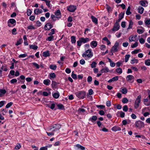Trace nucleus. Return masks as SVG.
Listing matches in <instances>:
<instances>
[{"label": "nucleus", "mask_w": 150, "mask_h": 150, "mask_svg": "<svg viewBox=\"0 0 150 150\" xmlns=\"http://www.w3.org/2000/svg\"><path fill=\"white\" fill-rule=\"evenodd\" d=\"M144 63L146 65L148 66H150V59L145 60Z\"/></svg>", "instance_id": "29"}, {"label": "nucleus", "mask_w": 150, "mask_h": 150, "mask_svg": "<svg viewBox=\"0 0 150 150\" xmlns=\"http://www.w3.org/2000/svg\"><path fill=\"white\" fill-rule=\"evenodd\" d=\"M76 9V6L74 5H70L67 7V10L70 12H74Z\"/></svg>", "instance_id": "8"}, {"label": "nucleus", "mask_w": 150, "mask_h": 150, "mask_svg": "<svg viewBox=\"0 0 150 150\" xmlns=\"http://www.w3.org/2000/svg\"><path fill=\"white\" fill-rule=\"evenodd\" d=\"M52 27V25L50 23H47L45 26L44 29L46 30H48Z\"/></svg>", "instance_id": "10"}, {"label": "nucleus", "mask_w": 150, "mask_h": 150, "mask_svg": "<svg viewBox=\"0 0 150 150\" xmlns=\"http://www.w3.org/2000/svg\"><path fill=\"white\" fill-rule=\"evenodd\" d=\"M91 51V49L88 50L82 54V56L84 57H92L93 56V53Z\"/></svg>", "instance_id": "4"}, {"label": "nucleus", "mask_w": 150, "mask_h": 150, "mask_svg": "<svg viewBox=\"0 0 150 150\" xmlns=\"http://www.w3.org/2000/svg\"><path fill=\"white\" fill-rule=\"evenodd\" d=\"M134 38L133 36H130L129 38V40L130 42H132L134 41Z\"/></svg>", "instance_id": "61"}, {"label": "nucleus", "mask_w": 150, "mask_h": 150, "mask_svg": "<svg viewBox=\"0 0 150 150\" xmlns=\"http://www.w3.org/2000/svg\"><path fill=\"white\" fill-rule=\"evenodd\" d=\"M0 93L4 95L6 93V91L5 89H0Z\"/></svg>", "instance_id": "58"}, {"label": "nucleus", "mask_w": 150, "mask_h": 150, "mask_svg": "<svg viewBox=\"0 0 150 150\" xmlns=\"http://www.w3.org/2000/svg\"><path fill=\"white\" fill-rule=\"evenodd\" d=\"M138 59H135L134 58H133L131 60V63L132 64H134L135 62L136 63H137L138 62Z\"/></svg>", "instance_id": "42"}, {"label": "nucleus", "mask_w": 150, "mask_h": 150, "mask_svg": "<svg viewBox=\"0 0 150 150\" xmlns=\"http://www.w3.org/2000/svg\"><path fill=\"white\" fill-rule=\"evenodd\" d=\"M89 40V39L88 38H81L79 39V40L77 41V46H80L82 43H84Z\"/></svg>", "instance_id": "3"}, {"label": "nucleus", "mask_w": 150, "mask_h": 150, "mask_svg": "<svg viewBox=\"0 0 150 150\" xmlns=\"http://www.w3.org/2000/svg\"><path fill=\"white\" fill-rule=\"evenodd\" d=\"M134 79V76L133 75H131L127 76L126 77L127 81L131 83L133 82Z\"/></svg>", "instance_id": "7"}, {"label": "nucleus", "mask_w": 150, "mask_h": 150, "mask_svg": "<svg viewBox=\"0 0 150 150\" xmlns=\"http://www.w3.org/2000/svg\"><path fill=\"white\" fill-rule=\"evenodd\" d=\"M133 25V22L131 20L129 21V27L128 28H127V29H131L132 28V25Z\"/></svg>", "instance_id": "36"}, {"label": "nucleus", "mask_w": 150, "mask_h": 150, "mask_svg": "<svg viewBox=\"0 0 150 150\" xmlns=\"http://www.w3.org/2000/svg\"><path fill=\"white\" fill-rule=\"evenodd\" d=\"M120 25L118 23L116 22L115 23L114 27L112 29V30L113 31H117L120 28Z\"/></svg>", "instance_id": "9"}, {"label": "nucleus", "mask_w": 150, "mask_h": 150, "mask_svg": "<svg viewBox=\"0 0 150 150\" xmlns=\"http://www.w3.org/2000/svg\"><path fill=\"white\" fill-rule=\"evenodd\" d=\"M128 101V99L126 98H123L122 100V102L124 103H127Z\"/></svg>", "instance_id": "44"}, {"label": "nucleus", "mask_w": 150, "mask_h": 150, "mask_svg": "<svg viewBox=\"0 0 150 150\" xmlns=\"http://www.w3.org/2000/svg\"><path fill=\"white\" fill-rule=\"evenodd\" d=\"M128 110V107L127 105H125L123 107V110L125 112H127Z\"/></svg>", "instance_id": "54"}, {"label": "nucleus", "mask_w": 150, "mask_h": 150, "mask_svg": "<svg viewBox=\"0 0 150 150\" xmlns=\"http://www.w3.org/2000/svg\"><path fill=\"white\" fill-rule=\"evenodd\" d=\"M111 130L114 132H116L117 131H119L121 130V129L120 127L118 126H115L112 128Z\"/></svg>", "instance_id": "11"}, {"label": "nucleus", "mask_w": 150, "mask_h": 150, "mask_svg": "<svg viewBox=\"0 0 150 150\" xmlns=\"http://www.w3.org/2000/svg\"><path fill=\"white\" fill-rule=\"evenodd\" d=\"M130 57V55L129 54H127L125 55V62H127L129 60V58Z\"/></svg>", "instance_id": "38"}, {"label": "nucleus", "mask_w": 150, "mask_h": 150, "mask_svg": "<svg viewBox=\"0 0 150 150\" xmlns=\"http://www.w3.org/2000/svg\"><path fill=\"white\" fill-rule=\"evenodd\" d=\"M76 96L79 99H83L86 95V93L84 91H80L76 93Z\"/></svg>", "instance_id": "2"}, {"label": "nucleus", "mask_w": 150, "mask_h": 150, "mask_svg": "<svg viewBox=\"0 0 150 150\" xmlns=\"http://www.w3.org/2000/svg\"><path fill=\"white\" fill-rule=\"evenodd\" d=\"M16 21L14 19H10L8 21V23H10L12 24H13V25H15L16 24Z\"/></svg>", "instance_id": "13"}, {"label": "nucleus", "mask_w": 150, "mask_h": 150, "mask_svg": "<svg viewBox=\"0 0 150 150\" xmlns=\"http://www.w3.org/2000/svg\"><path fill=\"white\" fill-rule=\"evenodd\" d=\"M135 127L139 128H141L144 127V123L140 120L136 121L134 124Z\"/></svg>", "instance_id": "6"}, {"label": "nucleus", "mask_w": 150, "mask_h": 150, "mask_svg": "<svg viewBox=\"0 0 150 150\" xmlns=\"http://www.w3.org/2000/svg\"><path fill=\"white\" fill-rule=\"evenodd\" d=\"M65 72L67 74H69L71 72V70L69 68H67L65 69Z\"/></svg>", "instance_id": "57"}, {"label": "nucleus", "mask_w": 150, "mask_h": 150, "mask_svg": "<svg viewBox=\"0 0 150 150\" xmlns=\"http://www.w3.org/2000/svg\"><path fill=\"white\" fill-rule=\"evenodd\" d=\"M125 13L121 12L119 16V20H121L124 17Z\"/></svg>", "instance_id": "32"}, {"label": "nucleus", "mask_w": 150, "mask_h": 150, "mask_svg": "<svg viewBox=\"0 0 150 150\" xmlns=\"http://www.w3.org/2000/svg\"><path fill=\"white\" fill-rule=\"evenodd\" d=\"M139 3L141 6L145 7L147 6L146 4H147V2L146 1H139Z\"/></svg>", "instance_id": "14"}, {"label": "nucleus", "mask_w": 150, "mask_h": 150, "mask_svg": "<svg viewBox=\"0 0 150 150\" xmlns=\"http://www.w3.org/2000/svg\"><path fill=\"white\" fill-rule=\"evenodd\" d=\"M52 96L55 98H58L59 96V94L58 92H56L54 93L53 94L52 93Z\"/></svg>", "instance_id": "20"}, {"label": "nucleus", "mask_w": 150, "mask_h": 150, "mask_svg": "<svg viewBox=\"0 0 150 150\" xmlns=\"http://www.w3.org/2000/svg\"><path fill=\"white\" fill-rule=\"evenodd\" d=\"M109 71V70L106 67L105 68L102 69L100 71L101 73H107Z\"/></svg>", "instance_id": "19"}, {"label": "nucleus", "mask_w": 150, "mask_h": 150, "mask_svg": "<svg viewBox=\"0 0 150 150\" xmlns=\"http://www.w3.org/2000/svg\"><path fill=\"white\" fill-rule=\"evenodd\" d=\"M96 63L95 62H93L91 64V67L92 68H93L96 67Z\"/></svg>", "instance_id": "46"}, {"label": "nucleus", "mask_w": 150, "mask_h": 150, "mask_svg": "<svg viewBox=\"0 0 150 150\" xmlns=\"http://www.w3.org/2000/svg\"><path fill=\"white\" fill-rule=\"evenodd\" d=\"M106 105L108 107H110L111 105V102L110 101H107L106 102Z\"/></svg>", "instance_id": "60"}, {"label": "nucleus", "mask_w": 150, "mask_h": 150, "mask_svg": "<svg viewBox=\"0 0 150 150\" xmlns=\"http://www.w3.org/2000/svg\"><path fill=\"white\" fill-rule=\"evenodd\" d=\"M140 51V49H138L137 50H134V51H132V54H136L139 52Z\"/></svg>", "instance_id": "41"}, {"label": "nucleus", "mask_w": 150, "mask_h": 150, "mask_svg": "<svg viewBox=\"0 0 150 150\" xmlns=\"http://www.w3.org/2000/svg\"><path fill=\"white\" fill-rule=\"evenodd\" d=\"M122 92L123 94H125L127 93V90L126 88H124L122 90Z\"/></svg>", "instance_id": "50"}, {"label": "nucleus", "mask_w": 150, "mask_h": 150, "mask_svg": "<svg viewBox=\"0 0 150 150\" xmlns=\"http://www.w3.org/2000/svg\"><path fill=\"white\" fill-rule=\"evenodd\" d=\"M13 104V103L12 102H10L8 103L6 105V108H8L10 107Z\"/></svg>", "instance_id": "49"}, {"label": "nucleus", "mask_w": 150, "mask_h": 150, "mask_svg": "<svg viewBox=\"0 0 150 150\" xmlns=\"http://www.w3.org/2000/svg\"><path fill=\"white\" fill-rule=\"evenodd\" d=\"M144 22L146 25H150V19L145 20Z\"/></svg>", "instance_id": "34"}, {"label": "nucleus", "mask_w": 150, "mask_h": 150, "mask_svg": "<svg viewBox=\"0 0 150 150\" xmlns=\"http://www.w3.org/2000/svg\"><path fill=\"white\" fill-rule=\"evenodd\" d=\"M32 13V11L30 9H28L27 11V14L28 16H30Z\"/></svg>", "instance_id": "63"}, {"label": "nucleus", "mask_w": 150, "mask_h": 150, "mask_svg": "<svg viewBox=\"0 0 150 150\" xmlns=\"http://www.w3.org/2000/svg\"><path fill=\"white\" fill-rule=\"evenodd\" d=\"M138 12L140 14H142L144 12V9L142 6H139L138 8Z\"/></svg>", "instance_id": "15"}, {"label": "nucleus", "mask_w": 150, "mask_h": 150, "mask_svg": "<svg viewBox=\"0 0 150 150\" xmlns=\"http://www.w3.org/2000/svg\"><path fill=\"white\" fill-rule=\"evenodd\" d=\"M88 93L89 95H92L93 93V90L91 89H90L88 90Z\"/></svg>", "instance_id": "62"}, {"label": "nucleus", "mask_w": 150, "mask_h": 150, "mask_svg": "<svg viewBox=\"0 0 150 150\" xmlns=\"http://www.w3.org/2000/svg\"><path fill=\"white\" fill-rule=\"evenodd\" d=\"M51 17L52 19L54 21L56 20L57 19H58L59 18L58 17L55 16V15H51Z\"/></svg>", "instance_id": "39"}, {"label": "nucleus", "mask_w": 150, "mask_h": 150, "mask_svg": "<svg viewBox=\"0 0 150 150\" xmlns=\"http://www.w3.org/2000/svg\"><path fill=\"white\" fill-rule=\"evenodd\" d=\"M118 51L117 47H112L111 50V52H117Z\"/></svg>", "instance_id": "37"}, {"label": "nucleus", "mask_w": 150, "mask_h": 150, "mask_svg": "<svg viewBox=\"0 0 150 150\" xmlns=\"http://www.w3.org/2000/svg\"><path fill=\"white\" fill-rule=\"evenodd\" d=\"M49 76H50L49 78L50 79H52V78H55L56 76V75H55V74L54 73H50V74Z\"/></svg>", "instance_id": "25"}, {"label": "nucleus", "mask_w": 150, "mask_h": 150, "mask_svg": "<svg viewBox=\"0 0 150 150\" xmlns=\"http://www.w3.org/2000/svg\"><path fill=\"white\" fill-rule=\"evenodd\" d=\"M47 146L42 147L40 149V150H47Z\"/></svg>", "instance_id": "64"}, {"label": "nucleus", "mask_w": 150, "mask_h": 150, "mask_svg": "<svg viewBox=\"0 0 150 150\" xmlns=\"http://www.w3.org/2000/svg\"><path fill=\"white\" fill-rule=\"evenodd\" d=\"M54 37L53 36L50 35V36L48 37L47 38L46 40L47 41H51L54 40Z\"/></svg>", "instance_id": "30"}, {"label": "nucleus", "mask_w": 150, "mask_h": 150, "mask_svg": "<svg viewBox=\"0 0 150 150\" xmlns=\"http://www.w3.org/2000/svg\"><path fill=\"white\" fill-rule=\"evenodd\" d=\"M55 14L57 16H58L61 14L60 11L59 10H58L55 13Z\"/></svg>", "instance_id": "53"}, {"label": "nucleus", "mask_w": 150, "mask_h": 150, "mask_svg": "<svg viewBox=\"0 0 150 150\" xmlns=\"http://www.w3.org/2000/svg\"><path fill=\"white\" fill-rule=\"evenodd\" d=\"M90 45L91 46L96 47L97 45V42L96 41H93L91 43Z\"/></svg>", "instance_id": "23"}, {"label": "nucleus", "mask_w": 150, "mask_h": 150, "mask_svg": "<svg viewBox=\"0 0 150 150\" xmlns=\"http://www.w3.org/2000/svg\"><path fill=\"white\" fill-rule=\"evenodd\" d=\"M17 81V80L16 79H13L11 80L10 82L11 84H13L14 83H16Z\"/></svg>", "instance_id": "48"}, {"label": "nucleus", "mask_w": 150, "mask_h": 150, "mask_svg": "<svg viewBox=\"0 0 150 150\" xmlns=\"http://www.w3.org/2000/svg\"><path fill=\"white\" fill-rule=\"evenodd\" d=\"M130 6H128L126 11V14L127 15H129L131 14V13L130 11Z\"/></svg>", "instance_id": "27"}, {"label": "nucleus", "mask_w": 150, "mask_h": 150, "mask_svg": "<svg viewBox=\"0 0 150 150\" xmlns=\"http://www.w3.org/2000/svg\"><path fill=\"white\" fill-rule=\"evenodd\" d=\"M120 115L121 117H125V113L122 111H121L120 112Z\"/></svg>", "instance_id": "56"}, {"label": "nucleus", "mask_w": 150, "mask_h": 150, "mask_svg": "<svg viewBox=\"0 0 150 150\" xmlns=\"http://www.w3.org/2000/svg\"><path fill=\"white\" fill-rule=\"evenodd\" d=\"M77 147L76 150H85V148L83 146H82L79 144H77L76 145Z\"/></svg>", "instance_id": "12"}, {"label": "nucleus", "mask_w": 150, "mask_h": 150, "mask_svg": "<svg viewBox=\"0 0 150 150\" xmlns=\"http://www.w3.org/2000/svg\"><path fill=\"white\" fill-rule=\"evenodd\" d=\"M71 41L72 43H74L76 42V37L74 36H72L71 37Z\"/></svg>", "instance_id": "24"}, {"label": "nucleus", "mask_w": 150, "mask_h": 150, "mask_svg": "<svg viewBox=\"0 0 150 150\" xmlns=\"http://www.w3.org/2000/svg\"><path fill=\"white\" fill-rule=\"evenodd\" d=\"M49 68L51 69L55 70L56 69L57 66L55 65L51 64Z\"/></svg>", "instance_id": "26"}, {"label": "nucleus", "mask_w": 150, "mask_h": 150, "mask_svg": "<svg viewBox=\"0 0 150 150\" xmlns=\"http://www.w3.org/2000/svg\"><path fill=\"white\" fill-rule=\"evenodd\" d=\"M74 71L72 72L71 76L74 79H76L77 78V76L76 74H74Z\"/></svg>", "instance_id": "40"}, {"label": "nucleus", "mask_w": 150, "mask_h": 150, "mask_svg": "<svg viewBox=\"0 0 150 150\" xmlns=\"http://www.w3.org/2000/svg\"><path fill=\"white\" fill-rule=\"evenodd\" d=\"M96 107L98 108L102 109L105 108V106L103 105H96Z\"/></svg>", "instance_id": "55"}, {"label": "nucleus", "mask_w": 150, "mask_h": 150, "mask_svg": "<svg viewBox=\"0 0 150 150\" xmlns=\"http://www.w3.org/2000/svg\"><path fill=\"white\" fill-rule=\"evenodd\" d=\"M143 29V30L140 29H137V32L139 34H141L143 33L144 32V28L141 27Z\"/></svg>", "instance_id": "28"}, {"label": "nucleus", "mask_w": 150, "mask_h": 150, "mask_svg": "<svg viewBox=\"0 0 150 150\" xmlns=\"http://www.w3.org/2000/svg\"><path fill=\"white\" fill-rule=\"evenodd\" d=\"M116 71L120 74H121L122 72V69L121 68H117L116 69Z\"/></svg>", "instance_id": "31"}, {"label": "nucleus", "mask_w": 150, "mask_h": 150, "mask_svg": "<svg viewBox=\"0 0 150 150\" xmlns=\"http://www.w3.org/2000/svg\"><path fill=\"white\" fill-rule=\"evenodd\" d=\"M46 105L47 106L50 108L52 110L55 107V105L54 103L52 104L51 106H50L48 104H47Z\"/></svg>", "instance_id": "43"}, {"label": "nucleus", "mask_w": 150, "mask_h": 150, "mask_svg": "<svg viewBox=\"0 0 150 150\" xmlns=\"http://www.w3.org/2000/svg\"><path fill=\"white\" fill-rule=\"evenodd\" d=\"M91 18L93 22L96 24H97L98 23V20L96 18L92 16H91Z\"/></svg>", "instance_id": "21"}, {"label": "nucleus", "mask_w": 150, "mask_h": 150, "mask_svg": "<svg viewBox=\"0 0 150 150\" xmlns=\"http://www.w3.org/2000/svg\"><path fill=\"white\" fill-rule=\"evenodd\" d=\"M50 82V80L49 79H46L44 80L43 83L46 86H48Z\"/></svg>", "instance_id": "17"}, {"label": "nucleus", "mask_w": 150, "mask_h": 150, "mask_svg": "<svg viewBox=\"0 0 150 150\" xmlns=\"http://www.w3.org/2000/svg\"><path fill=\"white\" fill-rule=\"evenodd\" d=\"M61 128V125L59 124L54 125L49 127V131H55L59 130Z\"/></svg>", "instance_id": "1"}, {"label": "nucleus", "mask_w": 150, "mask_h": 150, "mask_svg": "<svg viewBox=\"0 0 150 150\" xmlns=\"http://www.w3.org/2000/svg\"><path fill=\"white\" fill-rule=\"evenodd\" d=\"M27 56V54H21L18 56L19 58H24Z\"/></svg>", "instance_id": "51"}, {"label": "nucleus", "mask_w": 150, "mask_h": 150, "mask_svg": "<svg viewBox=\"0 0 150 150\" xmlns=\"http://www.w3.org/2000/svg\"><path fill=\"white\" fill-rule=\"evenodd\" d=\"M55 33L54 29H52L51 30V32L48 34L49 35H52L54 34Z\"/></svg>", "instance_id": "45"}, {"label": "nucleus", "mask_w": 150, "mask_h": 150, "mask_svg": "<svg viewBox=\"0 0 150 150\" xmlns=\"http://www.w3.org/2000/svg\"><path fill=\"white\" fill-rule=\"evenodd\" d=\"M22 42V39L20 40L17 41V43L16 44V46H18L21 44Z\"/></svg>", "instance_id": "52"}, {"label": "nucleus", "mask_w": 150, "mask_h": 150, "mask_svg": "<svg viewBox=\"0 0 150 150\" xmlns=\"http://www.w3.org/2000/svg\"><path fill=\"white\" fill-rule=\"evenodd\" d=\"M141 95H139L136 99L134 104V107L135 109L137 108L139 106V103L141 102Z\"/></svg>", "instance_id": "5"}, {"label": "nucleus", "mask_w": 150, "mask_h": 150, "mask_svg": "<svg viewBox=\"0 0 150 150\" xmlns=\"http://www.w3.org/2000/svg\"><path fill=\"white\" fill-rule=\"evenodd\" d=\"M50 55L49 52V51L43 52L42 53V56L45 57H47L49 56Z\"/></svg>", "instance_id": "18"}, {"label": "nucleus", "mask_w": 150, "mask_h": 150, "mask_svg": "<svg viewBox=\"0 0 150 150\" xmlns=\"http://www.w3.org/2000/svg\"><path fill=\"white\" fill-rule=\"evenodd\" d=\"M32 64L34 66L36 67L37 69H39V65L38 64L35 63H33Z\"/></svg>", "instance_id": "59"}, {"label": "nucleus", "mask_w": 150, "mask_h": 150, "mask_svg": "<svg viewBox=\"0 0 150 150\" xmlns=\"http://www.w3.org/2000/svg\"><path fill=\"white\" fill-rule=\"evenodd\" d=\"M97 117L96 116H93L91 118H90L89 119V121H91L93 122V121H96L97 119Z\"/></svg>", "instance_id": "22"}, {"label": "nucleus", "mask_w": 150, "mask_h": 150, "mask_svg": "<svg viewBox=\"0 0 150 150\" xmlns=\"http://www.w3.org/2000/svg\"><path fill=\"white\" fill-rule=\"evenodd\" d=\"M42 12V10L39 9H35L34 10V12L35 14L38 15L39 14L41 13Z\"/></svg>", "instance_id": "16"}, {"label": "nucleus", "mask_w": 150, "mask_h": 150, "mask_svg": "<svg viewBox=\"0 0 150 150\" xmlns=\"http://www.w3.org/2000/svg\"><path fill=\"white\" fill-rule=\"evenodd\" d=\"M58 108L59 109H64V106L62 104H59L57 105Z\"/></svg>", "instance_id": "33"}, {"label": "nucleus", "mask_w": 150, "mask_h": 150, "mask_svg": "<svg viewBox=\"0 0 150 150\" xmlns=\"http://www.w3.org/2000/svg\"><path fill=\"white\" fill-rule=\"evenodd\" d=\"M57 84V83L54 81H52V84H51L52 87L53 88H55Z\"/></svg>", "instance_id": "35"}, {"label": "nucleus", "mask_w": 150, "mask_h": 150, "mask_svg": "<svg viewBox=\"0 0 150 150\" xmlns=\"http://www.w3.org/2000/svg\"><path fill=\"white\" fill-rule=\"evenodd\" d=\"M87 81L88 83H90L92 80V78L91 76H88L87 78Z\"/></svg>", "instance_id": "47"}]
</instances>
